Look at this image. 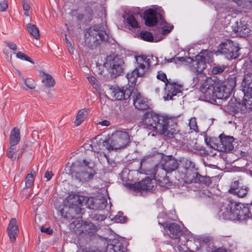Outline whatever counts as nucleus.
Here are the masks:
<instances>
[{"instance_id": "nucleus-38", "label": "nucleus", "mask_w": 252, "mask_h": 252, "mask_svg": "<svg viewBox=\"0 0 252 252\" xmlns=\"http://www.w3.org/2000/svg\"><path fill=\"white\" fill-rule=\"evenodd\" d=\"M34 182V177L32 174H28L25 179V188H30L32 186Z\"/></svg>"}, {"instance_id": "nucleus-12", "label": "nucleus", "mask_w": 252, "mask_h": 252, "mask_svg": "<svg viewBox=\"0 0 252 252\" xmlns=\"http://www.w3.org/2000/svg\"><path fill=\"white\" fill-rule=\"evenodd\" d=\"M126 186L129 189L134 191H152L154 188V184L149 177H147L139 182L127 184Z\"/></svg>"}, {"instance_id": "nucleus-32", "label": "nucleus", "mask_w": 252, "mask_h": 252, "mask_svg": "<svg viewBox=\"0 0 252 252\" xmlns=\"http://www.w3.org/2000/svg\"><path fill=\"white\" fill-rule=\"evenodd\" d=\"M27 28L29 33L36 39L39 37V32L38 29L35 25L29 23Z\"/></svg>"}, {"instance_id": "nucleus-48", "label": "nucleus", "mask_w": 252, "mask_h": 252, "mask_svg": "<svg viewBox=\"0 0 252 252\" xmlns=\"http://www.w3.org/2000/svg\"><path fill=\"white\" fill-rule=\"evenodd\" d=\"M115 219L117 222L124 223L126 221L127 218L126 217L121 216V214L119 213L115 216Z\"/></svg>"}, {"instance_id": "nucleus-30", "label": "nucleus", "mask_w": 252, "mask_h": 252, "mask_svg": "<svg viewBox=\"0 0 252 252\" xmlns=\"http://www.w3.org/2000/svg\"><path fill=\"white\" fill-rule=\"evenodd\" d=\"M66 200L69 205H81L82 203V196L77 194H69L66 198Z\"/></svg>"}, {"instance_id": "nucleus-5", "label": "nucleus", "mask_w": 252, "mask_h": 252, "mask_svg": "<svg viewBox=\"0 0 252 252\" xmlns=\"http://www.w3.org/2000/svg\"><path fill=\"white\" fill-rule=\"evenodd\" d=\"M109 36L105 31L100 30L97 26L90 27L85 33V43L92 49L95 48L100 41H107Z\"/></svg>"}, {"instance_id": "nucleus-57", "label": "nucleus", "mask_w": 252, "mask_h": 252, "mask_svg": "<svg viewBox=\"0 0 252 252\" xmlns=\"http://www.w3.org/2000/svg\"><path fill=\"white\" fill-rule=\"evenodd\" d=\"M183 148H184V149H185L187 151H193V148H192V146H189L188 145H186L185 143L183 145Z\"/></svg>"}, {"instance_id": "nucleus-34", "label": "nucleus", "mask_w": 252, "mask_h": 252, "mask_svg": "<svg viewBox=\"0 0 252 252\" xmlns=\"http://www.w3.org/2000/svg\"><path fill=\"white\" fill-rule=\"evenodd\" d=\"M236 4L243 8L248 9L252 8V0H239Z\"/></svg>"}, {"instance_id": "nucleus-33", "label": "nucleus", "mask_w": 252, "mask_h": 252, "mask_svg": "<svg viewBox=\"0 0 252 252\" xmlns=\"http://www.w3.org/2000/svg\"><path fill=\"white\" fill-rule=\"evenodd\" d=\"M84 228L86 233L89 234L94 233L98 229V227L91 222H86L84 224Z\"/></svg>"}, {"instance_id": "nucleus-21", "label": "nucleus", "mask_w": 252, "mask_h": 252, "mask_svg": "<svg viewBox=\"0 0 252 252\" xmlns=\"http://www.w3.org/2000/svg\"><path fill=\"white\" fill-rule=\"evenodd\" d=\"M155 173L154 174V177L155 180H157L159 185L162 188H168L170 187L172 183L170 181L168 177L167 176H160V173H162V174H166L167 173L164 172L162 169H159L158 167L156 169Z\"/></svg>"}, {"instance_id": "nucleus-64", "label": "nucleus", "mask_w": 252, "mask_h": 252, "mask_svg": "<svg viewBox=\"0 0 252 252\" xmlns=\"http://www.w3.org/2000/svg\"><path fill=\"white\" fill-rule=\"evenodd\" d=\"M193 80H194V82L197 83L198 82V78L197 77L195 78V77H194L193 78Z\"/></svg>"}, {"instance_id": "nucleus-15", "label": "nucleus", "mask_w": 252, "mask_h": 252, "mask_svg": "<svg viewBox=\"0 0 252 252\" xmlns=\"http://www.w3.org/2000/svg\"><path fill=\"white\" fill-rule=\"evenodd\" d=\"M158 18H160L161 22H164L161 14L152 9L146 10L144 14L145 25L149 27L155 26Z\"/></svg>"}, {"instance_id": "nucleus-51", "label": "nucleus", "mask_w": 252, "mask_h": 252, "mask_svg": "<svg viewBox=\"0 0 252 252\" xmlns=\"http://www.w3.org/2000/svg\"><path fill=\"white\" fill-rule=\"evenodd\" d=\"M40 231L47 234H51L53 233V230L50 227L45 228L43 226L41 227Z\"/></svg>"}, {"instance_id": "nucleus-10", "label": "nucleus", "mask_w": 252, "mask_h": 252, "mask_svg": "<svg viewBox=\"0 0 252 252\" xmlns=\"http://www.w3.org/2000/svg\"><path fill=\"white\" fill-rule=\"evenodd\" d=\"M123 64L124 62L121 59L112 56H107L104 63L105 66L111 69L112 73L115 76H119L122 73Z\"/></svg>"}, {"instance_id": "nucleus-23", "label": "nucleus", "mask_w": 252, "mask_h": 252, "mask_svg": "<svg viewBox=\"0 0 252 252\" xmlns=\"http://www.w3.org/2000/svg\"><path fill=\"white\" fill-rule=\"evenodd\" d=\"M241 88L243 93H252V73L244 75Z\"/></svg>"}, {"instance_id": "nucleus-22", "label": "nucleus", "mask_w": 252, "mask_h": 252, "mask_svg": "<svg viewBox=\"0 0 252 252\" xmlns=\"http://www.w3.org/2000/svg\"><path fill=\"white\" fill-rule=\"evenodd\" d=\"M7 231L10 241L12 242L15 241L19 233L18 223L16 219L12 218L10 220Z\"/></svg>"}, {"instance_id": "nucleus-39", "label": "nucleus", "mask_w": 252, "mask_h": 252, "mask_svg": "<svg viewBox=\"0 0 252 252\" xmlns=\"http://www.w3.org/2000/svg\"><path fill=\"white\" fill-rule=\"evenodd\" d=\"M22 81L24 83L25 85L30 89H34L35 88L34 81L30 78L26 79L24 77H22Z\"/></svg>"}, {"instance_id": "nucleus-53", "label": "nucleus", "mask_w": 252, "mask_h": 252, "mask_svg": "<svg viewBox=\"0 0 252 252\" xmlns=\"http://www.w3.org/2000/svg\"><path fill=\"white\" fill-rule=\"evenodd\" d=\"M53 174L51 171H46L44 174V177L47 179V181L51 180Z\"/></svg>"}, {"instance_id": "nucleus-7", "label": "nucleus", "mask_w": 252, "mask_h": 252, "mask_svg": "<svg viewBox=\"0 0 252 252\" xmlns=\"http://www.w3.org/2000/svg\"><path fill=\"white\" fill-rule=\"evenodd\" d=\"M129 142V136L127 132L118 131L111 137L103 141V146L111 151L124 147Z\"/></svg>"}, {"instance_id": "nucleus-49", "label": "nucleus", "mask_w": 252, "mask_h": 252, "mask_svg": "<svg viewBox=\"0 0 252 252\" xmlns=\"http://www.w3.org/2000/svg\"><path fill=\"white\" fill-rule=\"evenodd\" d=\"M8 7L7 2L5 0H3L0 2V11H5Z\"/></svg>"}, {"instance_id": "nucleus-29", "label": "nucleus", "mask_w": 252, "mask_h": 252, "mask_svg": "<svg viewBox=\"0 0 252 252\" xmlns=\"http://www.w3.org/2000/svg\"><path fill=\"white\" fill-rule=\"evenodd\" d=\"M194 182L197 183L204 184L207 186H209L212 183V180L209 177L202 176L197 172L195 173Z\"/></svg>"}, {"instance_id": "nucleus-47", "label": "nucleus", "mask_w": 252, "mask_h": 252, "mask_svg": "<svg viewBox=\"0 0 252 252\" xmlns=\"http://www.w3.org/2000/svg\"><path fill=\"white\" fill-rule=\"evenodd\" d=\"M16 151V150L15 146H10V147L8 149L7 151V157L9 158H12Z\"/></svg>"}, {"instance_id": "nucleus-14", "label": "nucleus", "mask_w": 252, "mask_h": 252, "mask_svg": "<svg viewBox=\"0 0 252 252\" xmlns=\"http://www.w3.org/2000/svg\"><path fill=\"white\" fill-rule=\"evenodd\" d=\"M244 95L243 103L235 104L237 107V109L234 108L233 110L235 113L240 111L242 113H245L246 111H252V93H244Z\"/></svg>"}, {"instance_id": "nucleus-61", "label": "nucleus", "mask_w": 252, "mask_h": 252, "mask_svg": "<svg viewBox=\"0 0 252 252\" xmlns=\"http://www.w3.org/2000/svg\"><path fill=\"white\" fill-rule=\"evenodd\" d=\"M92 85L93 88L95 89L96 90H99L100 89V86L98 84L97 82L94 84H93Z\"/></svg>"}, {"instance_id": "nucleus-46", "label": "nucleus", "mask_w": 252, "mask_h": 252, "mask_svg": "<svg viewBox=\"0 0 252 252\" xmlns=\"http://www.w3.org/2000/svg\"><path fill=\"white\" fill-rule=\"evenodd\" d=\"M225 67L224 66H217L213 67L212 69V73L216 75L222 73L224 70Z\"/></svg>"}, {"instance_id": "nucleus-50", "label": "nucleus", "mask_w": 252, "mask_h": 252, "mask_svg": "<svg viewBox=\"0 0 252 252\" xmlns=\"http://www.w3.org/2000/svg\"><path fill=\"white\" fill-rule=\"evenodd\" d=\"M66 44L69 53L71 54H73L74 49L72 41H70L69 40H67V43Z\"/></svg>"}, {"instance_id": "nucleus-17", "label": "nucleus", "mask_w": 252, "mask_h": 252, "mask_svg": "<svg viewBox=\"0 0 252 252\" xmlns=\"http://www.w3.org/2000/svg\"><path fill=\"white\" fill-rule=\"evenodd\" d=\"M219 138L220 142L218 145L219 150L223 152H228L233 149V142L234 141V138L232 136L220 134Z\"/></svg>"}, {"instance_id": "nucleus-9", "label": "nucleus", "mask_w": 252, "mask_h": 252, "mask_svg": "<svg viewBox=\"0 0 252 252\" xmlns=\"http://www.w3.org/2000/svg\"><path fill=\"white\" fill-rule=\"evenodd\" d=\"M84 166L80 167L77 170L72 172V176L80 182H86L93 178L95 174L94 169L88 165L86 160H83Z\"/></svg>"}, {"instance_id": "nucleus-55", "label": "nucleus", "mask_w": 252, "mask_h": 252, "mask_svg": "<svg viewBox=\"0 0 252 252\" xmlns=\"http://www.w3.org/2000/svg\"><path fill=\"white\" fill-rule=\"evenodd\" d=\"M107 162L111 167H115L116 165V163L112 159H109L106 156H105Z\"/></svg>"}, {"instance_id": "nucleus-41", "label": "nucleus", "mask_w": 252, "mask_h": 252, "mask_svg": "<svg viewBox=\"0 0 252 252\" xmlns=\"http://www.w3.org/2000/svg\"><path fill=\"white\" fill-rule=\"evenodd\" d=\"M173 26L165 22V25L162 27L161 31L162 35L168 34L173 29Z\"/></svg>"}, {"instance_id": "nucleus-3", "label": "nucleus", "mask_w": 252, "mask_h": 252, "mask_svg": "<svg viewBox=\"0 0 252 252\" xmlns=\"http://www.w3.org/2000/svg\"><path fill=\"white\" fill-rule=\"evenodd\" d=\"M219 214L224 219L240 221L251 215L247 207L229 198L220 203Z\"/></svg>"}, {"instance_id": "nucleus-8", "label": "nucleus", "mask_w": 252, "mask_h": 252, "mask_svg": "<svg viewBox=\"0 0 252 252\" xmlns=\"http://www.w3.org/2000/svg\"><path fill=\"white\" fill-rule=\"evenodd\" d=\"M239 50L238 46L230 40H226L221 43L219 48L220 52L224 54L228 60L238 58L240 55Z\"/></svg>"}, {"instance_id": "nucleus-19", "label": "nucleus", "mask_w": 252, "mask_h": 252, "mask_svg": "<svg viewBox=\"0 0 252 252\" xmlns=\"http://www.w3.org/2000/svg\"><path fill=\"white\" fill-rule=\"evenodd\" d=\"M161 168L164 172L171 173L178 168L179 163L177 160L172 156H167L164 158L161 164Z\"/></svg>"}, {"instance_id": "nucleus-45", "label": "nucleus", "mask_w": 252, "mask_h": 252, "mask_svg": "<svg viewBox=\"0 0 252 252\" xmlns=\"http://www.w3.org/2000/svg\"><path fill=\"white\" fill-rule=\"evenodd\" d=\"M189 126L190 129L193 130L195 132H199V129L197 126L195 119L192 118L189 120Z\"/></svg>"}, {"instance_id": "nucleus-13", "label": "nucleus", "mask_w": 252, "mask_h": 252, "mask_svg": "<svg viewBox=\"0 0 252 252\" xmlns=\"http://www.w3.org/2000/svg\"><path fill=\"white\" fill-rule=\"evenodd\" d=\"M182 87V85L170 81L165 85L166 95L163 96L164 99L165 100H172L174 96L181 92Z\"/></svg>"}, {"instance_id": "nucleus-11", "label": "nucleus", "mask_w": 252, "mask_h": 252, "mask_svg": "<svg viewBox=\"0 0 252 252\" xmlns=\"http://www.w3.org/2000/svg\"><path fill=\"white\" fill-rule=\"evenodd\" d=\"M86 207L91 209L100 210L104 208L106 205V201L104 199H100L94 197H88L86 196H82V203Z\"/></svg>"}, {"instance_id": "nucleus-59", "label": "nucleus", "mask_w": 252, "mask_h": 252, "mask_svg": "<svg viewBox=\"0 0 252 252\" xmlns=\"http://www.w3.org/2000/svg\"><path fill=\"white\" fill-rule=\"evenodd\" d=\"M211 252H227V251L224 249L219 248L212 251Z\"/></svg>"}, {"instance_id": "nucleus-40", "label": "nucleus", "mask_w": 252, "mask_h": 252, "mask_svg": "<svg viewBox=\"0 0 252 252\" xmlns=\"http://www.w3.org/2000/svg\"><path fill=\"white\" fill-rule=\"evenodd\" d=\"M157 78L158 79L163 82L165 84V85L170 81V79L168 80L167 78L166 74L161 71H159L158 72Z\"/></svg>"}, {"instance_id": "nucleus-18", "label": "nucleus", "mask_w": 252, "mask_h": 252, "mask_svg": "<svg viewBox=\"0 0 252 252\" xmlns=\"http://www.w3.org/2000/svg\"><path fill=\"white\" fill-rule=\"evenodd\" d=\"M132 97L133 105L136 109L139 110H145L149 108L148 99L139 92H134Z\"/></svg>"}, {"instance_id": "nucleus-1", "label": "nucleus", "mask_w": 252, "mask_h": 252, "mask_svg": "<svg viewBox=\"0 0 252 252\" xmlns=\"http://www.w3.org/2000/svg\"><path fill=\"white\" fill-rule=\"evenodd\" d=\"M141 126L143 128L151 130L153 136L156 134H163L168 138H172L179 132L175 119L158 115L153 112L144 114Z\"/></svg>"}, {"instance_id": "nucleus-62", "label": "nucleus", "mask_w": 252, "mask_h": 252, "mask_svg": "<svg viewBox=\"0 0 252 252\" xmlns=\"http://www.w3.org/2000/svg\"><path fill=\"white\" fill-rule=\"evenodd\" d=\"M85 18V16L84 13L83 14H79L77 16V19L79 20H82L83 19V18Z\"/></svg>"}, {"instance_id": "nucleus-20", "label": "nucleus", "mask_w": 252, "mask_h": 252, "mask_svg": "<svg viewBox=\"0 0 252 252\" xmlns=\"http://www.w3.org/2000/svg\"><path fill=\"white\" fill-rule=\"evenodd\" d=\"M163 226L164 228H167L169 230L170 238L179 242L180 238L183 233L180 226L176 223L164 224Z\"/></svg>"}, {"instance_id": "nucleus-37", "label": "nucleus", "mask_w": 252, "mask_h": 252, "mask_svg": "<svg viewBox=\"0 0 252 252\" xmlns=\"http://www.w3.org/2000/svg\"><path fill=\"white\" fill-rule=\"evenodd\" d=\"M121 245H108L106 252H125L124 249L121 250L120 248Z\"/></svg>"}, {"instance_id": "nucleus-52", "label": "nucleus", "mask_w": 252, "mask_h": 252, "mask_svg": "<svg viewBox=\"0 0 252 252\" xmlns=\"http://www.w3.org/2000/svg\"><path fill=\"white\" fill-rule=\"evenodd\" d=\"M6 46L13 51L16 50L17 48V45L15 43L12 42H7Z\"/></svg>"}, {"instance_id": "nucleus-63", "label": "nucleus", "mask_w": 252, "mask_h": 252, "mask_svg": "<svg viewBox=\"0 0 252 252\" xmlns=\"http://www.w3.org/2000/svg\"><path fill=\"white\" fill-rule=\"evenodd\" d=\"M18 74L19 76L20 77L21 80H22V77H23L22 76L21 73L19 71H18Z\"/></svg>"}, {"instance_id": "nucleus-54", "label": "nucleus", "mask_w": 252, "mask_h": 252, "mask_svg": "<svg viewBox=\"0 0 252 252\" xmlns=\"http://www.w3.org/2000/svg\"><path fill=\"white\" fill-rule=\"evenodd\" d=\"M22 5L24 11H29L30 6L25 0L22 1Z\"/></svg>"}, {"instance_id": "nucleus-35", "label": "nucleus", "mask_w": 252, "mask_h": 252, "mask_svg": "<svg viewBox=\"0 0 252 252\" xmlns=\"http://www.w3.org/2000/svg\"><path fill=\"white\" fill-rule=\"evenodd\" d=\"M126 22L133 29L138 28V24L133 15H128L126 18Z\"/></svg>"}, {"instance_id": "nucleus-4", "label": "nucleus", "mask_w": 252, "mask_h": 252, "mask_svg": "<svg viewBox=\"0 0 252 252\" xmlns=\"http://www.w3.org/2000/svg\"><path fill=\"white\" fill-rule=\"evenodd\" d=\"M137 66L135 69L126 75L128 85L132 87L136 85L138 77L143 76L149 71L151 66L150 59L144 55L135 57Z\"/></svg>"}, {"instance_id": "nucleus-28", "label": "nucleus", "mask_w": 252, "mask_h": 252, "mask_svg": "<svg viewBox=\"0 0 252 252\" xmlns=\"http://www.w3.org/2000/svg\"><path fill=\"white\" fill-rule=\"evenodd\" d=\"M79 205H73L69 209V212L71 214L70 216L72 218H78L81 217L84 213L83 210L78 206Z\"/></svg>"}, {"instance_id": "nucleus-16", "label": "nucleus", "mask_w": 252, "mask_h": 252, "mask_svg": "<svg viewBox=\"0 0 252 252\" xmlns=\"http://www.w3.org/2000/svg\"><path fill=\"white\" fill-rule=\"evenodd\" d=\"M129 88L127 87L115 88L112 91V96L116 99L121 100H126L129 98L133 91V88L135 87H131L128 85Z\"/></svg>"}, {"instance_id": "nucleus-44", "label": "nucleus", "mask_w": 252, "mask_h": 252, "mask_svg": "<svg viewBox=\"0 0 252 252\" xmlns=\"http://www.w3.org/2000/svg\"><path fill=\"white\" fill-rule=\"evenodd\" d=\"M84 14L87 20L90 21L93 17V11L90 7H87L85 10Z\"/></svg>"}, {"instance_id": "nucleus-6", "label": "nucleus", "mask_w": 252, "mask_h": 252, "mask_svg": "<svg viewBox=\"0 0 252 252\" xmlns=\"http://www.w3.org/2000/svg\"><path fill=\"white\" fill-rule=\"evenodd\" d=\"M213 56L212 52L206 50L201 51L194 59L189 58L190 71L197 75L201 74L206 67V63L212 61Z\"/></svg>"}, {"instance_id": "nucleus-42", "label": "nucleus", "mask_w": 252, "mask_h": 252, "mask_svg": "<svg viewBox=\"0 0 252 252\" xmlns=\"http://www.w3.org/2000/svg\"><path fill=\"white\" fill-rule=\"evenodd\" d=\"M239 183L238 181H235L232 182L230 188L228 190L229 192L231 194H235L236 193V191L238 189Z\"/></svg>"}, {"instance_id": "nucleus-27", "label": "nucleus", "mask_w": 252, "mask_h": 252, "mask_svg": "<svg viewBox=\"0 0 252 252\" xmlns=\"http://www.w3.org/2000/svg\"><path fill=\"white\" fill-rule=\"evenodd\" d=\"M89 112L90 110L86 108L79 110L74 121L75 125L79 126L84 121Z\"/></svg>"}, {"instance_id": "nucleus-60", "label": "nucleus", "mask_w": 252, "mask_h": 252, "mask_svg": "<svg viewBox=\"0 0 252 252\" xmlns=\"http://www.w3.org/2000/svg\"><path fill=\"white\" fill-rule=\"evenodd\" d=\"M104 219H105V217L103 215H100L98 216H96V217H95L96 220H104Z\"/></svg>"}, {"instance_id": "nucleus-43", "label": "nucleus", "mask_w": 252, "mask_h": 252, "mask_svg": "<svg viewBox=\"0 0 252 252\" xmlns=\"http://www.w3.org/2000/svg\"><path fill=\"white\" fill-rule=\"evenodd\" d=\"M16 57L21 60H25L34 64V62L31 59V58L21 52H18L16 54Z\"/></svg>"}, {"instance_id": "nucleus-2", "label": "nucleus", "mask_w": 252, "mask_h": 252, "mask_svg": "<svg viewBox=\"0 0 252 252\" xmlns=\"http://www.w3.org/2000/svg\"><path fill=\"white\" fill-rule=\"evenodd\" d=\"M223 83L220 84L208 78L200 86V91L207 99H226L236 87L237 78L235 75H231Z\"/></svg>"}, {"instance_id": "nucleus-25", "label": "nucleus", "mask_w": 252, "mask_h": 252, "mask_svg": "<svg viewBox=\"0 0 252 252\" xmlns=\"http://www.w3.org/2000/svg\"><path fill=\"white\" fill-rule=\"evenodd\" d=\"M40 77L42 79V82L47 88L53 87L55 84V81L50 74L41 71L39 73Z\"/></svg>"}, {"instance_id": "nucleus-31", "label": "nucleus", "mask_w": 252, "mask_h": 252, "mask_svg": "<svg viewBox=\"0 0 252 252\" xmlns=\"http://www.w3.org/2000/svg\"><path fill=\"white\" fill-rule=\"evenodd\" d=\"M140 35L142 39L149 42H158L162 39V35H161L159 38L158 39H156L154 40L153 34L150 32L147 31L141 32Z\"/></svg>"}, {"instance_id": "nucleus-56", "label": "nucleus", "mask_w": 252, "mask_h": 252, "mask_svg": "<svg viewBox=\"0 0 252 252\" xmlns=\"http://www.w3.org/2000/svg\"><path fill=\"white\" fill-rule=\"evenodd\" d=\"M87 78L89 81L92 84V85L97 82L96 79L93 76H89Z\"/></svg>"}, {"instance_id": "nucleus-26", "label": "nucleus", "mask_w": 252, "mask_h": 252, "mask_svg": "<svg viewBox=\"0 0 252 252\" xmlns=\"http://www.w3.org/2000/svg\"><path fill=\"white\" fill-rule=\"evenodd\" d=\"M20 140V130L18 128L14 127L10 132L9 141L10 146H15Z\"/></svg>"}, {"instance_id": "nucleus-36", "label": "nucleus", "mask_w": 252, "mask_h": 252, "mask_svg": "<svg viewBox=\"0 0 252 252\" xmlns=\"http://www.w3.org/2000/svg\"><path fill=\"white\" fill-rule=\"evenodd\" d=\"M249 191V188L247 186H242L236 191V193H235V195H237L239 197H244L248 193Z\"/></svg>"}, {"instance_id": "nucleus-58", "label": "nucleus", "mask_w": 252, "mask_h": 252, "mask_svg": "<svg viewBox=\"0 0 252 252\" xmlns=\"http://www.w3.org/2000/svg\"><path fill=\"white\" fill-rule=\"evenodd\" d=\"M99 124H100L102 126H108L110 125V123L109 122V121H108L107 120H104L103 121L100 122L99 123Z\"/></svg>"}, {"instance_id": "nucleus-24", "label": "nucleus", "mask_w": 252, "mask_h": 252, "mask_svg": "<svg viewBox=\"0 0 252 252\" xmlns=\"http://www.w3.org/2000/svg\"><path fill=\"white\" fill-rule=\"evenodd\" d=\"M236 26L234 28V32L237 33L241 36H246L248 35L250 30L248 25L245 21H240L236 23Z\"/></svg>"}]
</instances>
